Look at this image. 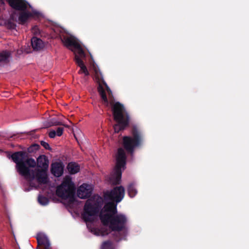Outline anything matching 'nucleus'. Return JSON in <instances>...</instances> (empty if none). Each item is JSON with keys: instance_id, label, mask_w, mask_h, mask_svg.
<instances>
[{"instance_id": "nucleus-1", "label": "nucleus", "mask_w": 249, "mask_h": 249, "mask_svg": "<svg viewBox=\"0 0 249 249\" xmlns=\"http://www.w3.org/2000/svg\"><path fill=\"white\" fill-rule=\"evenodd\" d=\"M116 204L113 202L106 203L101 211L100 219L104 226L109 224V229L113 231H121L125 228L126 216L123 214H117Z\"/></svg>"}, {"instance_id": "nucleus-2", "label": "nucleus", "mask_w": 249, "mask_h": 249, "mask_svg": "<svg viewBox=\"0 0 249 249\" xmlns=\"http://www.w3.org/2000/svg\"><path fill=\"white\" fill-rule=\"evenodd\" d=\"M109 105L111 106L114 120L117 123L113 126L114 131L119 133L128 126L130 117L123 105L120 102L114 103V100L111 99Z\"/></svg>"}, {"instance_id": "nucleus-3", "label": "nucleus", "mask_w": 249, "mask_h": 249, "mask_svg": "<svg viewBox=\"0 0 249 249\" xmlns=\"http://www.w3.org/2000/svg\"><path fill=\"white\" fill-rule=\"evenodd\" d=\"M27 156V153L24 151H18L14 153L11 155L13 161L16 163L18 172L28 181H31L34 179V171L27 167L25 165L24 160Z\"/></svg>"}, {"instance_id": "nucleus-4", "label": "nucleus", "mask_w": 249, "mask_h": 249, "mask_svg": "<svg viewBox=\"0 0 249 249\" xmlns=\"http://www.w3.org/2000/svg\"><path fill=\"white\" fill-rule=\"evenodd\" d=\"M126 157L124 150L122 148L118 149L116 156V164L113 173L111 175L110 180L113 185L119 184L122 177V168L124 169Z\"/></svg>"}, {"instance_id": "nucleus-5", "label": "nucleus", "mask_w": 249, "mask_h": 249, "mask_svg": "<svg viewBox=\"0 0 249 249\" xmlns=\"http://www.w3.org/2000/svg\"><path fill=\"white\" fill-rule=\"evenodd\" d=\"M75 192L74 184L71 178L69 176L64 178L61 184L58 186L56 190V194L58 196L62 199L70 198L73 201Z\"/></svg>"}, {"instance_id": "nucleus-6", "label": "nucleus", "mask_w": 249, "mask_h": 249, "mask_svg": "<svg viewBox=\"0 0 249 249\" xmlns=\"http://www.w3.org/2000/svg\"><path fill=\"white\" fill-rule=\"evenodd\" d=\"M132 136H124L123 138V146L125 150L129 153H133L134 148L140 145L142 141V136L136 126L131 130Z\"/></svg>"}, {"instance_id": "nucleus-7", "label": "nucleus", "mask_w": 249, "mask_h": 249, "mask_svg": "<svg viewBox=\"0 0 249 249\" xmlns=\"http://www.w3.org/2000/svg\"><path fill=\"white\" fill-rule=\"evenodd\" d=\"M100 207L97 202L87 200L84 205L82 217L86 222H91L93 221V217L96 215Z\"/></svg>"}, {"instance_id": "nucleus-8", "label": "nucleus", "mask_w": 249, "mask_h": 249, "mask_svg": "<svg viewBox=\"0 0 249 249\" xmlns=\"http://www.w3.org/2000/svg\"><path fill=\"white\" fill-rule=\"evenodd\" d=\"M125 194V190L122 186L114 187L110 191H107L104 194V198L106 200L110 201L116 204L120 202L124 198Z\"/></svg>"}, {"instance_id": "nucleus-9", "label": "nucleus", "mask_w": 249, "mask_h": 249, "mask_svg": "<svg viewBox=\"0 0 249 249\" xmlns=\"http://www.w3.org/2000/svg\"><path fill=\"white\" fill-rule=\"evenodd\" d=\"M95 79L98 84L97 91L102 100L103 104L104 106L107 107L109 106V102L107 98L105 89L103 87V84L106 83L102 74L100 71L95 70Z\"/></svg>"}, {"instance_id": "nucleus-10", "label": "nucleus", "mask_w": 249, "mask_h": 249, "mask_svg": "<svg viewBox=\"0 0 249 249\" xmlns=\"http://www.w3.org/2000/svg\"><path fill=\"white\" fill-rule=\"evenodd\" d=\"M8 2L13 9L19 11H25L30 6L25 0H8Z\"/></svg>"}, {"instance_id": "nucleus-11", "label": "nucleus", "mask_w": 249, "mask_h": 249, "mask_svg": "<svg viewBox=\"0 0 249 249\" xmlns=\"http://www.w3.org/2000/svg\"><path fill=\"white\" fill-rule=\"evenodd\" d=\"M34 171L35 178H36L37 182L40 184H47L49 181L47 175V170H40L36 169Z\"/></svg>"}, {"instance_id": "nucleus-12", "label": "nucleus", "mask_w": 249, "mask_h": 249, "mask_svg": "<svg viewBox=\"0 0 249 249\" xmlns=\"http://www.w3.org/2000/svg\"><path fill=\"white\" fill-rule=\"evenodd\" d=\"M92 193L90 186L87 184H83L78 189L77 191V196L81 199L89 197Z\"/></svg>"}, {"instance_id": "nucleus-13", "label": "nucleus", "mask_w": 249, "mask_h": 249, "mask_svg": "<svg viewBox=\"0 0 249 249\" xmlns=\"http://www.w3.org/2000/svg\"><path fill=\"white\" fill-rule=\"evenodd\" d=\"M64 165L62 162H54L51 164V171L55 177H59L63 173Z\"/></svg>"}, {"instance_id": "nucleus-14", "label": "nucleus", "mask_w": 249, "mask_h": 249, "mask_svg": "<svg viewBox=\"0 0 249 249\" xmlns=\"http://www.w3.org/2000/svg\"><path fill=\"white\" fill-rule=\"evenodd\" d=\"M62 41L67 47H78L79 43L73 36H64L61 38Z\"/></svg>"}, {"instance_id": "nucleus-15", "label": "nucleus", "mask_w": 249, "mask_h": 249, "mask_svg": "<svg viewBox=\"0 0 249 249\" xmlns=\"http://www.w3.org/2000/svg\"><path fill=\"white\" fill-rule=\"evenodd\" d=\"M37 166L38 168H40V170H48L49 160L45 155H40L38 157L37 159Z\"/></svg>"}, {"instance_id": "nucleus-16", "label": "nucleus", "mask_w": 249, "mask_h": 249, "mask_svg": "<svg viewBox=\"0 0 249 249\" xmlns=\"http://www.w3.org/2000/svg\"><path fill=\"white\" fill-rule=\"evenodd\" d=\"M31 17H32V14L30 12H27L26 10L20 11L18 18L19 23L22 25L24 24Z\"/></svg>"}, {"instance_id": "nucleus-17", "label": "nucleus", "mask_w": 249, "mask_h": 249, "mask_svg": "<svg viewBox=\"0 0 249 249\" xmlns=\"http://www.w3.org/2000/svg\"><path fill=\"white\" fill-rule=\"evenodd\" d=\"M75 61L77 65L80 67L79 73H84L86 76H88L89 74V72L81 58L76 55L75 56Z\"/></svg>"}, {"instance_id": "nucleus-18", "label": "nucleus", "mask_w": 249, "mask_h": 249, "mask_svg": "<svg viewBox=\"0 0 249 249\" xmlns=\"http://www.w3.org/2000/svg\"><path fill=\"white\" fill-rule=\"evenodd\" d=\"M31 45L33 49L36 51L41 50L44 47L42 40L36 37H33L32 38Z\"/></svg>"}, {"instance_id": "nucleus-19", "label": "nucleus", "mask_w": 249, "mask_h": 249, "mask_svg": "<svg viewBox=\"0 0 249 249\" xmlns=\"http://www.w3.org/2000/svg\"><path fill=\"white\" fill-rule=\"evenodd\" d=\"M67 169L70 174H75L80 171V166L76 162H70L67 166Z\"/></svg>"}, {"instance_id": "nucleus-20", "label": "nucleus", "mask_w": 249, "mask_h": 249, "mask_svg": "<svg viewBox=\"0 0 249 249\" xmlns=\"http://www.w3.org/2000/svg\"><path fill=\"white\" fill-rule=\"evenodd\" d=\"M37 240L38 244L43 246L42 249H49L51 248L50 242L46 237H37Z\"/></svg>"}, {"instance_id": "nucleus-21", "label": "nucleus", "mask_w": 249, "mask_h": 249, "mask_svg": "<svg viewBox=\"0 0 249 249\" xmlns=\"http://www.w3.org/2000/svg\"><path fill=\"white\" fill-rule=\"evenodd\" d=\"M127 191L129 196L130 197H134L137 194V190L136 189L134 183H130L127 187Z\"/></svg>"}, {"instance_id": "nucleus-22", "label": "nucleus", "mask_w": 249, "mask_h": 249, "mask_svg": "<svg viewBox=\"0 0 249 249\" xmlns=\"http://www.w3.org/2000/svg\"><path fill=\"white\" fill-rule=\"evenodd\" d=\"M9 57L10 53L7 51H5L0 53V62H8Z\"/></svg>"}, {"instance_id": "nucleus-23", "label": "nucleus", "mask_w": 249, "mask_h": 249, "mask_svg": "<svg viewBox=\"0 0 249 249\" xmlns=\"http://www.w3.org/2000/svg\"><path fill=\"white\" fill-rule=\"evenodd\" d=\"M24 162H25V165L27 166H28V168L29 167H35L36 166V160L33 158H28L26 160H24Z\"/></svg>"}, {"instance_id": "nucleus-24", "label": "nucleus", "mask_w": 249, "mask_h": 249, "mask_svg": "<svg viewBox=\"0 0 249 249\" xmlns=\"http://www.w3.org/2000/svg\"><path fill=\"white\" fill-rule=\"evenodd\" d=\"M112 243L110 240L104 242L101 247V249H112Z\"/></svg>"}, {"instance_id": "nucleus-25", "label": "nucleus", "mask_w": 249, "mask_h": 249, "mask_svg": "<svg viewBox=\"0 0 249 249\" xmlns=\"http://www.w3.org/2000/svg\"><path fill=\"white\" fill-rule=\"evenodd\" d=\"M38 201L41 205L45 206L49 203V201L47 197L40 195L38 197Z\"/></svg>"}, {"instance_id": "nucleus-26", "label": "nucleus", "mask_w": 249, "mask_h": 249, "mask_svg": "<svg viewBox=\"0 0 249 249\" xmlns=\"http://www.w3.org/2000/svg\"><path fill=\"white\" fill-rule=\"evenodd\" d=\"M74 48L77 49L78 54H76V55L79 56V58H81V57H85V52H84V50H83V49L82 48V47L79 43L78 47H75ZM75 55H76V54L75 55Z\"/></svg>"}, {"instance_id": "nucleus-27", "label": "nucleus", "mask_w": 249, "mask_h": 249, "mask_svg": "<svg viewBox=\"0 0 249 249\" xmlns=\"http://www.w3.org/2000/svg\"><path fill=\"white\" fill-rule=\"evenodd\" d=\"M13 18H10L7 21L6 25L8 29H15L16 28V24L12 21Z\"/></svg>"}, {"instance_id": "nucleus-28", "label": "nucleus", "mask_w": 249, "mask_h": 249, "mask_svg": "<svg viewBox=\"0 0 249 249\" xmlns=\"http://www.w3.org/2000/svg\"><path fill=\"white\" fill-rule=\"evenodd\" d=\"M103 87H105L106 88V90L108 94L109 98H111V99L112 98H113V95H112V91H111L110 89L109 88V87L108 86V85L106 83V82L104 83V84H103Z\"/></svg>"}, {"instance_id": "nucleus-29", "label": "nucleus", "mask_w": 249, "mask_h": 249, "mask_svg": "<svg viewBox=\"0 0 249 249\" xmlns=\"http://www.w3.org/2000/svg\"><path fill=\"white\" fill-rule=\"evenodd\" d=\"M40 144L45 149L49 150H51L52 148L50 146L48 143L44 142V141H41L40 142Z\"/></svg>"}, {"instance_id": "nucleus-30", "label": "nucleus", "mask_w": 249, "mask_h": 249, "mask_svg": "<svg viewBox=\"0 0 249 249\" xmlns=\"http://www.w3.org/2000/svg\"><path fill=\"white\" fill-rule=\"evenodd\" d=\"M55 131L57 136L60 137L63 134L64 128L62 127H57L56 131Z\"/></svg>"}, {"instance_id": "nucleus-31", "label": "nucleus", "mask_w": 249, "mask_h": 249, "mask_svg": "<svg viewBox=\"0 0 249 249\" xmlns=\"http://www.w3.org/2000/svg\"><path fill=\"white\" fill-rule=\"evenodd\" d=\"M39 147V146L37 144H34L28 148V151L29 152H31L33 151L34 149H35V150H37Z\"/></svg>"}, {"instance_id": "nucleus-32", "label": "nucleus", "mask_w": 249, "mask_h": 249, "mask_svg": "<svg viewBox=\"0 0 249 249\" xmlns=\"http://www.w3.org/2000/svg\"><path fill=\"white\" fill-rule=\"evenodd\" d=\"M57 136L56 134V131L54 130H52L50 131L49 133V136L51 138H54L55 137Z\"/></svg>"}, {"instance_id": "nucleus-33", "label": "nucleus", "mask_w": 249, "mask_h": 249, "mask_svg": "<svg viewBox=\"0 0 249 249\" xmlns=\"http://www.w3.org/2000/svg\"><path fill=\"white\" fill-rule=\"evenodd\" d=\"M53 125H63L62 123L59 121H55L52 123Z\"/></svg>"}, {"instance_id": "nucleus-34", "label": "nucleus", "mask_w": 249, "mask_h": 249, "mask_svg": "<svg viewBox=\"0 0 249 249\" xmlns=\"http://www.w3.org/2000/svg\"><path fill=\"white\" fill-rule=\"evenodd\" d=\"M108 234V232L107 231V230H106V231H103L102 232V235H107Z\"/></svg>"}, {"instance_id": "nucleus-35", "label": "nucleus", "mask_w": 249, "mask_h": 249, "mask_svg": "<svg viewBox=\"0 0 249 249\" xmlns=\"http://www.w3.org/2000/svg\"><path fill=\"white\" fill-rule=\"evenodd\" d=\"M113 236H117V234H115V233H113Z\"/></svg>"}, {"instance_id": "nucleus-36", "label": "nucleus", "mask_w": 249, "mask_h": 249, "mask_svg": "<svg viewBox=\"0 0 249 249\" xmlns=\"http://www.w3.org/2000/svg\"><path fill=\"white\" fill-rule=\"evenodd\" d=\"M0 249H2L1 247H0Z\"/></svg>"}, {"instance_id": "nucleus-37", "label": "nucleus", "mask_w": 249, "mask_h": 249, "mask_svg": "<svg viewBox=\"0 0 249 249\" xmlns=\"http://www.w3.org/2000/svg\"><path fill=\"white\" fill-rule=\"evenodd\" d=\"M51 249V248H50V249Z\"/></svg>"}]
</instances>
